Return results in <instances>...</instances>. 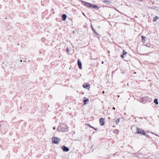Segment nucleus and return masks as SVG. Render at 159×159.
<instances>
[{"label":"nucleus","instance_id":"2eb2a0df","mask_svg":"<svg viewBox=\"0 0 159 159\" xmlns=\"http://www.w3.org/2000/svg\"><path fill=\"white\" fill-rule=\"evenodd\" d=\"M91 28L93 31V32H94V33L96 34H97V35H99L95 31V30L93 28V27L92 26H91Z\"/></svg>","mask_w":159,"mask_h":159},{"label":"nucleus","instance_id":"4be33fe9","mask_svg":"<svg viewBox=\"0 0 159 159\" xmlns=\"http://www.w3.org/2000/svg\"><path fill=\"white\" fill-rule=\"evenodd\" d=\"M91 127L92 128H93V129H94L96 130V129L95 128H94L93 127Z\"/></svg>","mask_w":159,"mask_h":159},{"label":"nucleus","instance_id":"a211bd4d","mask_svg":"<svg viewBox=\"0 0 159 159\" xmlns=\"http://www.w3.org/2000/svg\"><path fill=\"white\" fill-rule=\"evenodd\" d=\"M66 51L67 53L69 52L70 51L69 49L68 48H67L66 49Z\"/></svg>","mask_w":159,"mask_h":159},{"label":"nucleus","instance_id":"9b49d317","mask_svg":"<svg viewBox=\"0 0 159 159\" xmlns=\"http://www.w3.org/2000/svg\"><path fill=\"white\" fill-rule=\"evenodd\" d=\"M141 38H142V42L143 43L145 42V41H146L147 38L146 37L144 36H141Z\"/></svg>","mask_w":159,"mask_h":159},{"label":"nucleus","instance_id":"c85d7f7f","mask_svg":"<svg viewBox=\"0 0 159 159\" xmlns=\"http://www.w3.org/2000/svg\"><path fill=\"white\" fill-rule=\"evenodd\" d=\"M5 19H7V18H5Z\"/></svg>","mask_w":159,"mask_h":159},{"label":"nucleus","instance_id":"39448f33","mask_svg":"<svg viewBox=\"0 0 159 159\" xmlns=\"http://www.w3.org/2000/svg\"><path fill=\"white\" fill-rule=\"evenodd\" d=\"M136 129V133L137 134L141 135H145V132L144 130H142L138 127Z\"/></svg>","mask_w":159,"mask_h":159},{"label":"nucleus","instance_id":"f3484780","mask_svg":"<svg viewBox=\"0 0 159 159\" xmlns=\"http://www.w3.org/2000/svg\"><path fill=\"white\" fill-rule=\"evenodd\" d=\"M119 121H120V119H117V120H116V124H118V123L119 122Z\"/></svg>","mask_w":159,"mask_h":159},{"label":"nucleus","instance_id":"a878e982","mask_svg":"<svg viewBox=\"0 0 159 159\" xmlns=\"http://www.w3.org/2000/svg\"><path fill=\"white\" fill-rule=\"evenodd\" d=\"M102 64H103V63H104V62H103V61H102Z\"/></svg>","mask_w":159,"mask_h":159},{"label":"nucleus","instance_id":"393cba45","mask_svg":"<svg viewBox=\"0 0 159 159\" xmlns=\"http://www.w3.org/2000/svg\"><path fill=\"white\" fill-rule=\"evenodd\" d=\"M20 62H22V60H20Z\"/></svg>","mask_w":159,"mask_h":159},{"label":"nucleus","instance_id":"7ed1b4c3","mask_svg":"<svg viewBox=\"0 0 159 159\" xmlns=\"http://www.w3.org/2000/svg\"><path fill=\"white\" fill-rule=\"evenodd\" d=\"M0 126L1 128V131L3 132L6 130L8 127L7 123L4 121H1L0 122Z\"/></svg>","mask_w":159,"mask_h":159},{"label":"nucleus","instance_id":"423d86ee","mask_svg":"<svg viewBox=\"0 0 159 159\" xmlns=\"http://www.w3.org/2000/svg\"><path fill=\"white\" fill-rule=\"evenodd\" d=\"M61 149H62L64 152H67L69 150V148L64 145L62 146L61 147Z\"/></svg>","mask_w":159,"mask_h":159},{"label":"nucleus","instance_id":"4468645a","mask_svg":"<svg viewBox=\"0 0 159 159\" xmlns=\"http://www.w3.org/2000/svg\"><path fill=\"white\" fill-rule=\"evenodd\" d=\"M158 19V17L157 16H156L153 17V21H157V20Z\"/></svg>","mask_w":159,"mask_h":159},{"label":"nucleus","instance_id":"1a4fd4ad","mask_svg":"<svg viewBox=\"0 0 159 159\" xmlns=\"http://www.w3.org/2000/svg\"><path fill=\"white\" fill-rule=\"evenodd\" d=\"M77 63L79 68L80 69H82V64L80 60L79 59L78 60Z\"/></svg>","mask_w":159,"mask_h":159},{"label":"nucleus","instance_id":"ddd939ff","mask_svg":"<svg viewBox=\"0 0 159 159\" xmlns=\"http://www.w3.org/2000/svg\"><path fill=\"white\" fill-rule=\"evenodd\" d=\"M154 102L155 104L157 105L158 104V99L157 98H155L154 101Z\"/></svg>","mask_w":159,"mask_h":159},{"label":"nucleus","instance_id":"0eeeda50","mask_svg":"<svg viewBox=\"0 0 159 159\" xmlns=\"http://www.w3.org/2000/svg\"><path fill=\"white\" fill-rule=\"evenodd\" d=\"M83 87L86 89H87L88 90H89L90 88V84L88 83H84L83 85Z\"/></svg>","mask_w":159,"mask_h":159},{"label":"nucleus","instance_id":"f257e3e1","mask_svg":"<svg viewBox=\"0 0 159 159\" xmlns=\"http://www.w3.org/2000/svg\"><path fill=\"white\" fill-rule=\"evenodd\" d=\"M82 4L83 5H84L86 7L88 8H92L95 9L96 10H98L99 7L98 6L96 5H93L91 3L86 2L85 1H81Z\"/></svg>","mask_w":159,"mask_h":159},{"label":"nucleus","instance_id":"9d476101","mask_svg":"<svg viewBox=\"0 0 159 159\" xmlns=\"http://www.w3.org/2000/svg\"><path fill=\"white\" fill-rule=\"evenodd\" d=\"M67 18V16L65 14H63L61 16V20L63 21L66 20Z\"/></svg>","mask_w":159,"mask_h":159},{"label":"nucleus","instance_id":"6e6552de","mask_svg":"<svg viewBox=\"0 0 159 159\" xmlns=\"http://www.w3.org/2000/svg\"><path fill=\"white\" fill-rule=\"evenodd\" d=\"M104 119L103 118H101L99 119V122L101 125L103 126L105 124Z\"/></svg>","mask_w":159,"mask_h":159},{"label":"nucleus","instance_id":"cd10ccee","mask_svg":"<svg viewBox=\"0 0 159 159\" xmlns=\"http://www.w3.org/2000/svg\"><path fill=\"white\" fill-rule=\"evenodd\" d=\"M108 53H110V51H108Z\"/></svg>","mask_w":159,"mask_h":159},{"label":"nucleus","instance_id":"412c9836","mask_svg":"<svg viewBox=\"0 0 159 159\" xmlns=\"http://www.w3.org/2000/svg\"><path fill=\"white\" fill-rule=\"evenodd\" d=\"M112 109H113L114 110H115V107H113Z\"/></svg>","mask_w":159,"mask_h":159},{"label":"nucleus","instance_id":"f03ea898","mask_svg":"<svg viewBox=\"0 0 159 159\" xmlns=\"http://www.w3.org/2000/svg\"><path fill=\"white\" fill-rule=\"evenodd\" d=\"M68 127H67L66 125L64 123L60 124L58 126L57 130L58 131L64 132L66 131H68Z\"/></svg>","mask_w":159,"mask_h":159},{"label":"nucleus","instance_id":"c756f323","mask_svg":"<svg viewBox=\"0 0 159 159\" xmlns=\"http://www.w3.org/2000/svg\"><path fill=\"white\" fill-rule=\"evenodd\" d=\"M54 10L53 9H52V10L53 11Z\"/></svg>","mask_w":159,"mask_h":159},{"label":"nucleus","instance_id":"aec40b11","mask_svg":"<svg viewBox=\"0 0 159 159\" xmlns=\"http://www.w3.org/2000/svg\"><path fill=\"white\" fill-rule=\"evenodd\" d=\"M145 136L147 138H149V136L148 134H145Z\"/></svg>","mask_w":159,"mask_h":159},{"label":"nucleus","instance_id":"bb28decb","mask_svg":"<svg viewBox=\"0 0 159 159\" xmlns=\"http://www.w3.org/2000/svg\"><path fill=\"white\" fill-rule=\"evenodd\" d=\"M155 135H156V136H159L157 135V134H155Z\"/></svg>","mask_w":159,"mask_h":159},{"label":"nucleus","instance_id":"dca6fc26","mask_svg":"<svg viewBox=\"0 0 159 159\" xmlns=\"http://www.w3.org/2000/svg\"><path fill=\"white\" fill-rule=\"evenodd\" d=\"M127 53V52L125 51L124 50H123V53H122L123 54V55H125Z\"/></svg>","mask_w":159,"mask_h":159},{"label":"nucleus","instance_id":"6ab92c4d","mask_svg":"<svg viewBox=\"0 0 159 159\" xmlns=\"http://www.w3.org/2000/svg\"><path fill=\"white\" fill-rule=\"evenodd\" d=\"M124 55H123V54H121L120 55V57L122 58H124Z\"/></svg>","mask_w":159,"mask_h":159},{"label":"nucleus","instance_id":"f8f14e48","mask_svg":"<svg viewBox=\"0 0 159 159\" xmlns=\"http://www.w3.org/2000/svg\"><path fill=\"white\" fill-rule=\"evenodd\" d=\"M89 101V100L88 98L85 99V100H84L83 101V103H84V104H85L86 103V102Z\"/></svg>","mask_w":159,"mask_h":159},{"label":"nucleus","instance_id":"5701e85b","mask_svg":"<svg viewBox=\"0 0 159 159\" xmlns=\"http://www.w3.org/2000/svg\"><path fill=\"white\" fill-rule=\"evenodd\" d=\"M56 129V128L55 127H53V129H54V130H55Z\"/></svg>","mask_w":159,"mask_h":159},{"label":"nucleus","instance_id":"b1692460","mask_svg":"<svg viewBox=\"0 0 159 159\" xmlns=\"http://www.w3.org/2000/svg\"><path fill=\"white\" fill-rule=\"evenodd\" d=\"M102 93H105V92H104V91H103L102 92Z\"/></svg>","mask_w":159,"mask_h":159},{"label":"nucleus","instance_id":"20e7f679","mask_svg":"<svg viewBox=\"0 0 159 159\" xmlns=\"http://www.w3.org/2000/svg\"><path fill=\"white\" fill-rule=\"evenodd\" d=\"M52 143L54 144H58L61 141V139L57 137H53L52 138Z\"/></svg>","mask_w":159,"mask_h":159}]
</instances>
